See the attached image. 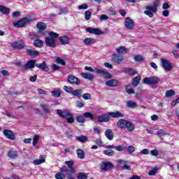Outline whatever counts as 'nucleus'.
Segmentation results:
<instances>
[{
    "label": "nucleus",
    "instance_id": "nucleus-1",
    "mask_svg": "<svg viewBox=\"0 0 179 179\" xmlns=\"http://www.w3.org/2000/svg\"><path fill=\"white\" fill-rule=\"evenodd\" d=\"M57 114L59 117L62 118H65L69 124H73L75 122V119H73V115L68 110H57Z\"/></svg>",
    "mask_w": 179,
    "mask_h": 179
},
{
    "label": "nucleus",
    "instance_id": "nucleus-2",
    "mask_svg": "<svg viewBox=\"0 0 179 179\" xmlns=\"http://www.w3.org/2000/svg\"><path fill=\"white\" fill-rule=\"evenodd\" d=\"M159 7V0L153 2L152 6H148L146 10L144 11L145 15L149 16V17H153V13L157 12V8Z\"/></svg>",
    "mask_w": 179,
    "mask_h": 179
},
{
    "label": "nucleus",
    "instance_id": "nucleus-3",
    "mask_svg": "<svg viewBox=\"0 0 179 179\" xmlns=\"http://www.w3.org/2000/svg\"><path fill=\"white\" fill-rule=\"evenodd\" d=\"M31 22V18L30 17H24L21 20H20L17 22H15L13 23V26H14V27H23V26H26V24H27V23Z\"/></svg>",
    "mask_w": 179,
    "mask_h": 179
},
{
    "label": "nucleus",
    "instance_id": "nucleus-4",
    "mask_svg": "<svg viewBox=\"0 0 179 179\" xmlns=\"http://www.w3.org/2000/svg\"><path fill=\"white\" fill-rule=\"evenodd\" d=\"M96 73L97 75H101L103 79H111L113 78V76L110 74L108 71H106L105 69H100L95 68Z\"/></svg>",
    "mask_w": 179,
    "mask_h": 179
},
{
    "label": "nucleus",
    "instance_id": "nucleus-5",
    "mask_svg": "<svg viewBox=\"0 0 179 179\" xmlns=\"http://www.w3.org/2000/svg\"><path fill=\"white\" fill-rule=\"evenodd\" d=\"M160 79L157 77H148L143 79V83L145 85H156L159 83Z\"/></svg>",
    "mask_w": 179,
    "mask_h": 179
},
{
    "label": "nucleus",
    "instance_id": "nucleus-6",
    "mask_svg": "<svg viewBox=\"0 0 179 179\" xmlns=\"http://www.w3.org/2000/svg\"><path fill=\"white\" fill-rule=\"evenodd\" d=\"M117 167L122 169V170H127L128 171H131V166H128V162L124 161L122 159H120L117 161Z\"/></svg>",
    "mask_w": 179,
    "mask_h": 179
},
{
    "label": "nucleus",
    "instance_id": "nucleus-7",
    "mask_svg": "<svg viewBox=\"0 0 179 179\" xmlns=\"http://www.w3.org/2000/svg\"><path fill=\"white\" fill-rule=\"evenodd\" d=\"M161 66L165 71H171L173 66H171V63L167 59H161Z\"/></svg>",
    "mask_w": 179,
    "mask_h": 179
},
{
    "label": "nucleus",
    "instance_id": "nucleus-8",
    "mask_svg": "<svg viewBox=\"0 0 179 179\" xmlns=\"http://www.w3.org/2000/svg\"><path fill=\"white\" fill-rule=\"evenodd\" d=\"M3 134L7 138V139H10V141H15L16 137L15 136V133L10 129H4L3 131Z\"/></svg>",
    "mask_w": 179,
    "mask_h": 179
},
{
    "label": "nucleus",
    "instance_id": "nucleus-9",
    "mask_svg": "<svg viewBox=\"0 0 179 179\" xmlns=\"http://www.w3.org/2000/svg\"><path fill=\"white\" fill-rule=\"evenodd\" d=\"M11 47L12 48H17V50H23V48H24L25 47L24 41H20L13 42L11 43Z\"/></svg>",
    "mask_w": 179,
    "mask_h": 179
},
{
    "label": "nucleus",
    "instance_id": "nucleus-10",
    "mask_svg": "<svg viewBox=\"0 0 179 179\" xmlns=\"http://www.w3.org/2000/svg\"><path fill=\"white\" fill-rule=\"evenodd\" d=\"M124 26L129 30H132V29H134V27L135 26V23L131 18L127 17L125 19Z\"/></svg>",
    "mask_w": 179,
    "mask_h": 179
},
{
    "label": "nucleus",
    "instance_id": "nucleus-11",
    "mask_svg": "<svg viewBox=\"0 0 179 179\" xmlns=\"http://www.w3.org/2000/svg\"><path fill=\"white\" fill-rule=\"evenodd\" d=\"M86 31L88 33H91V34H95L96 36H100V34H103V31L100 30L99 28H92V27H87Z\"/></svg>",
    "mask_w": 179,
    "mask_h": 179
},
{
    "label": "nucleus",
    "instance_id": "nucleus-12",
    "mask_svg": "<svg viewBox=\"0 0 179 179\" xmlns=\"http://www.w3.org/2000/svg\"><path fill=\"white\" fill-rule=\"evenodd\" d=\"M68 80L72 85H80V80L72 75L68 76Z\"/></svg>",
    "mask_w": 179,
    "mask_h": 179
},
{
    "label": "nucleus",
    "instance_id": "nucleus-13",
    "mask_svg": "<svg viewBox=\"0 0 179 179\" xmlns=\"http://www.w3.org/2000/svg\"><path fill=\"white\" fill-rule=\"evenodd\" d=\"M112 59L114 62L117 64H121L124 61V57L122 55L114 54L112 55Z\"/></svg>",
    "mask_w": 179,
    "mask_h": 179
},
{
    "label": "nucleus",
    "instance_id": "nucleus-14",
    "mask_svg": "<svg viewBox=\"0 0 179 179\" xmlns=\"http://www.w3.org/2000/svg\"><path fill=\"white\" fill-rule=\"evenodd\" d=\"M118 80L115 79H112L107 80L106 82V85L108 86V87H117V86H118Z\"/></svg>",
    "mask_w": 179,
    "mask_h": 179
},
{
    "label": "nucleus",
    "instance_id": "nucleus-15",
    "mask_svg": "<svg viewBox=\"0 0 179 179\" xmlns=\"http://www.w3.org/2000/svg\"><path fill=\"white\" fill-rule=\"evenodd\" d=\"M36 66L39 69H41V71H45V72H48V71H50V68H48V65H47L45 62H43L41 64H36Z\"/></svg>",
    "mask_w": 179,
    "mask_h": 179
},
{
    "label": "nucleus",
    "instance_id": "nucleus-16",
    "mask_svg": "<svg viewBox=\"0 0 179 179\" xmlns=\"http://www.w3.org/2000/svg\"><path fill=\"white\" fill-rule=\"evenodd\" d=\"M64 164L69 169V174H75V169H73V161H66Z\"/></svg>",
    "mask_w": 179,
    "mask_h": 179
},
{
    "label": "nucleus",
    "instance_id": "nucleus-17",
    "mask_svg": "<svg viewBox=\"0 0 179 179\" xmlns=\"http://www.w3.org/2000/svg\"><path fill=\"white\" fill-rule=\"evenodd\" d=\"M36 66V60H29L26 64L24 65V69H33Z\"/></svg>",
    "mask_w": 179,
    "mask_h": 179
},
{
    "label": "nucleus",
    "instance_id": "nucleus-18",
    "mask_svg": "<svg viewBox=\"0 0 179 179\" xmlns=\"http://www.w3.org/2000/svg\"><path fill=\"white\" fill-rule=\"evenodd\" d=\"M108 121H110V116L108 113V115L103 114L98 117V122H108Z\"/></svg>",
    "mask_w": 179,
    "mask_h": 179
},
{
    "label": "nucleus",
    "instance_id": "nucleus-19",
    "mask_svg": "<svg viewBox=\"0 0 179 179\" xmlns=\"http://www.w3.org/2000/svg\"><path fill=\"white\" fill-rule=\"evenodd\" d=\"M127 123H128V120L120 119L117 122V125L118 128H120V129H125Z\"/></svg>",
    "mask_w": 179,
    "mask_h": 179
},
{
    "label": "nucleus",
    "instance_id": "nucleus-20",
    "mask_svg": "<svg viewBox=\"0 0 179 179\" xmlns=\"http://www.w3.org/2000/svg\"><path fill=\"white\" fill-rule=\"evenodd\" d=\"M105 136L108 141H113L114 139V133L110 129H108L105 131Z\"/></svg>",
    "mask_w": 179,
    "mask_h": 179
},
{
    "label": "nucleus",
    "instance_id": "nucleus-21",
    "mask_svg": "<svg viewBox=\"0 0 179 179\" xmlns=\"http://www.w3.org/2000/svg\"><path fill=\"white\" fill-rule=\"evenodd\" d=\"M109 117H111L112 118H121V117H124V115L120 111L116 112H110L108 113Z\"/></svg>",
    "mask_w": 179,
    "mask_h": 179
},
{
    "label": "nucleus",
    "instance_id": "nucleus-22",
    "mask_svg": "<svg viewBox=\"0 0 179 179\" xmlns=\"http://www.w3.org/2000/svg\"><path fill=\"white\" fill-rule=\"evenodd\" d=\"M45 43L48 47H55V39L48 37L45 38Z\"/></svg>",
    "mask_w": 179,
    "mask_h": 179
},
{
    "label": "nucleus",
    "instance_id": "nucleus-23",
    "mask_svg": "<svg viewBox=\"0 0 179 179\" xmlns=\"http://www.w3.org/2000/svg\"><path fill=\"white\" fill-rule=\"evenodd\" d=\"M43 163H45V158H44L43 155H40L39 159H35L33 162V164H34V166H38L40 164H43Z\"/></svg>",
    "mask_w": 179,
    "mask_h": 179
},
{
    "label": "nucleus",
    "instance_id": "nucleus-24",
    "mask_svg": "<svg viewBox=\"0 0 179 179\" xmlns=\"http://www.w3.org/2000/svg\"><path fill=\"white\" fill-rule=\"evenodd\" d=\"M83 43L85 45H93V44L96 43V39L93 38H87L84 39Z\"/></svg>",
    "mask_w": 179,
    "mask_h": 179
},
{
    "label": "nucleus",
    "instance_id": "nucleus-25",
    "mask_svg": "<svg viewBox=\"0 0 179 179\" xmlns=\"http://www.w3.org/2000/svg\"><path fill=\"white\" fill-rule=\"evenodd\" d=\"M27 53L30 56V57H38L40 55V52L37 50H34L31 49H27Z\"/></svg>",
    "mask_w": 179,
    "mask_h": 179
},
{
    "label": "nucleus",
    "instance_id": "nucleus-26",
    "mask_svg": "<svg viewBox=\"0 0 179 179\" xmlns=\"http://www.w3.org/2000/svg\"><path fill=\"white\" fill-rule=\"evenodd\" d=\"M82 93H83V90H82L81 89H78L73 90L71 94L72 96H75L76 97L80 99V97H82Z\"/></svg>",
    "mask_w": 179,
    "mask_h": 179
},
{
    "label": "nucleus",
    "instance_id": "nucleus-27",
    "mask_svg": "<svg viewBox=\"0 0 179 179\" xmlns=\"http://www.w3.org/2000/svg\"><path fill=\"white\" fill-rule=\"evenodd\" d=\"M125 129H127L129 132H133L135 129V125L131 122L128 121Z\"/></svg>",
    "mask_w": 179,
    "mask_h": 179
},
{
    "label": "nucleus",
    "instance_id": "nucleus-28",
    "mask_svg": "<svg viewBox=\"0 0 179 179\" xmlns=\"http://www.w3.org/2000/svg\"><path fill=\"white\" fill-rule=\"evenodd\" d=\"M101 167L102 170H110L113 167V164L111 162H103Z\"/></svg>",
    "mask_w": 179,
    "mask_h": 179
},
{
    "label": "nucleus",
    "instance_id": "nucleus-29",
    "mask_svg": "<svg viewBox=\"0 0 179 179\" xmlns=\"http://www.w3.org/2000/svg\"><path fill=\"white\" fill-rule=\"evenodd\" d=\"M81 76L84 78V79H87L88 80H93V79H94V76L92 73H81Z\"/></svg>",
    "mask_w": 179,
    "mask_h": 179
},
{
    "label": "nucleus",
    "instance_id": "nucleus-30",
    "mask_svg": "<svg viewBox=\"0 0 179 179\" xmlns=\"http://www.w3.org/2000/svg\"><path fill=\"white\" fill-rule=\"evenodd\" d=\"M116 52L117 54H127L128 52V49L125 48L124 46H120L117 48H116Z\"/></svg>",
    "mask_w": 179,
    "mask_h": 179
},
{
    "label": "nucleus",
    "instance_id": "nucleus-31",
    "mask_svg": "<svg viewBox=\"0 0 179 179\" xmlns=\"http://www.w3.org/2000/svg\"><path fill=\"white\" fill-rule=\"evenodd\" d=\"M59 41L62 45H66V44H69V38L66 36H61L59 38Z\"/></svg>",
    "mask_w": 179,
    "mask_h": 179
},
{
    "label": "nucleus",
    "instance_id": "nucleus-32",
    "mask_svg": "<svg viewBox=\"0 0 179 179\" xmlns=\"http://www.w3.org/2000/svg\"><path fill=\"white\" fill-rule=\"evenodd\" d=\"M19 153L17 151L10 150L8 152V156L10 159H16L18 156Z\"/></svg>",
    "mask_w": 179,
    "mask_h": 179
},
{
    "label": "nucleus",
    "instance_id": "nucleus-33",
    "mask_svg": "<svg viewBox=\"0 0 179 179\" xmlns=\"http://www.w3.org/2000/svg\"><path fill=\"white\" fill-rule=\"evenodd\" d=\"M123 72L124 73H127V75H129V76L136 75V73H138L136 70H134L132 69H125L123 70Z\"/></svg>",
    "mask_w": 179,
    "mask_h": 179
},
{
    "label": "nucleus",
    "instance_id": "nucleus-34",
    "mask_svg": "<svg viewBox=\"0 0 179 179\" xmlns=\"http://www.w3.org/2000/svg\"><path fill=\"white\" fill-rule=\"evenodd\" d=\"M127 107H128V108H136L138 103L134 101H128L127 102Z\"/></svg>",
    "mask_w": 179,
    "mask_h": 179
},
{
    "label": "nucleus",
    "instance_id": "nucleus-35",
    "mask_svg": "<svg viewBox=\"0 0 179 179\" xmlns=\"http://www.w3.org/2000/svg\"><path fill=\"white\" fill-rule=\"evenodd\" d=\"M0 12L1 13H3V15H8L10 13V9H9L2 5H0Z\"/></svg>",
    "mask_w": 179,
    "mask_h": 179
},
{
    "label": "nucleus",
    "instance_id": "nucleus-36",
    "mask_svg": "<svg viewBox=\"0 0 179 179\" xmlns=\"http://www.w3.org/2000/svg\"><path fill=\"white\" fill-rule=\"evenodd\" d=\"M76 153L78 159H85V152L82 149L78 148L76 150Z\"/></svg>",
    "mask_w": 179,
    "mask_h": 179
},
{
    "label": "nucleus",
    "instance_id": "nucleus-37",
    "mask_svg": "<svg viewBox=\"0 0 179 179\" xmlns=\"http://www.w3.org/2000/svg\"><path fill=\"white\" fill-rule=\"evenodd\" d=\"M141 79H142V78L140 76L135 77L132 81L133 86L138 85L139 83L141 82Z\"/></svg>",
    "mask_w": 179,
    "mask_h": 179
},
{
    "label": "nucleus",
    "instance_id": "nucleus-38",
    "mask_svg": "<svg viewBox=\"0 0 179 179\" xmlns=\"http://www.w3.org/2000/svg\"><path fill=\"white\" fill-rule=\"evenodd\" d=\"M41 107L43 108L44 113L46 114H50V106L47 104L41 103Z\"/></svg>",
    "mask_w": 179,
    "mask_h": 179
},
{
    "label": "nucleus",
    "instance_id": "nucleus-39",
    "mask_svg": "<svg viewBox=\"0 0 179 179\" xmlns=\"http://www.w3.org/2000/svg\"><path fill=\"white\" fill-rule=\"evenodd\" d=\"M43 41H41L40 39L35 40V41L34 43V45L35 47H37L38 48H41V47H43Z\"/></svg>",
    "mask_w": 179,
    "mask_h": 179
},
{
    "label": "nucleus",
    "instance_id": "nucleus-40",
    "mask_svg": "<svg viewBox=\"0 0 179 179\" xmlns=\"http://www.w3.org/2000/svg\"><path fill=\"white\" fill-rule=\"evenodd\" d=\"M36 27L39 30H45V29H47V25L44 22H38Z\"/></svg>",
    "mask_w": 179,
    "mask_h": 179
},
{
    "label": "nucleus",
    "instance_id": "nucleus-41",
    "mask_svg": "<svg viewBox=\"0 0 179 179\" xmlns=\"http://www.w3.org/2000/svg\"><path fill=\"white\" fill-rule=\"evenodd\" d=\"M134 60L136 62H145V57H143V56L137 55L134 57Z\"/></svg>",
    "mask_w": 179,
    "mask_h": 179
},
{
    "label": "nucleus",
    "instance_id": "nucleus-42",
    "mask_svg": "<svg viewBox=\"0 0 179 179\" xmlns=\"http://www.w3.org/2000/svg\"><path fill=\"white\" fill-rule=\"evenodd\" d=\"M76 139L79 142H82V143H85V142H87V137L86 136H77Z\"/></svg>",
    "mask_w": 179,
    "mask_h": 179
},
{
    "label": "nucleus",
    "instance_id": "nucleus-43",
    "mask_svg": "<svg viewBox=\"0 0 179 179\" xmlns=\"http://www.w3.org/2000/svg\"><path fill=\"white\" fill-rule=\"evenodd\" d=\"M103 155H106V156H114V150H105L103 151Z\"/></svg>",
    "mask_w": 179,
    "mask_h": 179
},
{
    "label": "nucleus",
    "instance_id": "nucleus-44",
    "mask_svg": "<svg viewBox=\"0 0 179 179\" xmlns=\"http://www.w3.org/2000/svg\"><path fill=\"white\" fill-rule=\"evenodd\" d=\"M51 94L53 97H59V96H61V91H59V90H55L51 91Z\"/></svg>",
    "mask_w": 179,
    "mask_h": 179
},
{
    "label": "nucleus",
    "instance_id": "nucleus-45",
    "mask_svg": "<svg viewBox=\"0 0 179 179\" xmlns=\"http://www.w3.org/2000/svg\"><path fill=\"white\" fill-rule=\"evenodd\" d=\"M85 118H90V120H93L94 118V115L90 112H86L84 113Z\"/></svg>",
    "mask_w": 179,
    "mask_h": 179
},
{
    "label": "nucleus",
    "instance_id": "nucleus-46",
    "mask_svg": "<svg viewBox=\"0 0 179 179\" xmlns=\"http://www.w3.org/2000/svg\"><path fill=\"white\" fill-rule=\"evenodd\" d=\"M78 179H87V174L83 172L78 173L77 176Z\"/></svg>",
    "mask_w": 179,
    "mask_h": 179
},
{
    "label": "nucleus",
    "instance_id": "nucleus-47",
    "mask_svg": "<svg viewBox=\"0 0 179 179\" xmlns=\"http://www.w3.org/2000/svg\"><path fill=\"white\" fill-rule=\"evenodd\" d=\"M66 177V176H65V174H64L61 172H59V173H56V175H55L56 179H65Z\"/></svg>",
    "mask_w": 179,
    "mask_h": 179
},
{
    "label": "nucleus",
    "instance_id": "nucleus-48",
    "mask_svg": "<svg viewBox=\"0 0 179 179\" xmlns=\"http://www.w3.org/2000/svg\"><path fill=\"white\" fill-rule=\"evenodd\" d=\"M172 96H176V92H174V90H171L166 91V97H171Z\"/></svg>",
    "mask_w": 179,
    "mask_h": 179
},
{
    "label": "nucleus",
    "instance_id": "nucleus-49",
    "mask_svg": "<svg viewBox=\"0 0 179 179\" xmlns=\"http://www.w3.org/2000/svg\"><path fill=\"white\" fill-rule=\"evenodd\" d=\"M115 150H117V152H122V150H125L126 147L124 145H120L117 146H115Z\"/></svg>",
    "mask_w": 179,
    "mask_h": 179
},
{
    "label": "nucleus",
    "instance_id": "nucleus-50",
    "mask_svg": "<svg viewBox=\"0 0 179 179\" xmlns=\"http://www.w3.org/2000/svg\"><path fill=\"white\" fill-rule=\"evenodd\" d=\"M56 62H57V64H59L60 65H66V62H65V60H64V59H61L60 57H57Z\"/></svg>",
    "mask_w": 179,
    "mask_h": 179
},
{
    "label": "nucleus",
    "instance_id": "nucleus-51",
    "mask_svg": "<svg viewBox=\"0 0 179 179\" xmlns=\"http://www.w3.org/2000/svg\"><path fill=\"white\" fill-rule=\"evenodd\" d=\"M38 139H40V136L39 135H35V136L33 138V143L32 145L33 146H36Z\"/></svg>",
    "mask_w": 179,
    "mask_h": 179
},
{
    "label": "nucleus",
    "instance_id": "nucleus-52",
    "mask_svg": "<svg viewBox=\"0 0 179 179\" xmlns=\"http://www.w3.org/2000/svg\"><path fill=\"white\" fill-rule=\"evenodd\" d=\"M76 122L83 124L85 122V116L78 115L76 117Z\"/></svg>",
    "mask_w": 179,
    "mask_h": 179
},
{
    "label": "nucleus",
    "instance_id": "nucleus-53",
    "mask_svg": "<svg viewBox=\"0 0 179 179\" xmlns=\"http://www.w3.org/2000/svg\"><path fill=\"white\" fill-rule=\"evenodd\" d=\"M157 171H159V169L155 167L148 172V176H155Z\"/></svg>",
    "mask_w": 179,
    "mask_h": 179
},
{
    "label": "nucleus",
    "instance_id": "nucleus-54",
    "mask_svg": "<svg viewBox=\"0 0 179 179\" xmlns=\"http://www.w3.org/2000/svg\"><path fill=\"white\" fill-rule=\"evenodd\" d=\"M49 36L51 37V38H54L55 40V38H58V37H59V35L54 31L49 32Z\"/></svg>",
    "mask_w": 179,
    "mask_h": 179
},
{
    "label": "nucleus",
    "instance_id": "nucleus-55",
    "mask_svg": "<svg viewBox=\"0 0 179 179\" xmlns=\"http://www.w3.org/2000/svg\"><path fill=\"white\" fill-rule=\"evenodd\" d=\"M64 90H65L66 93L72 94V92H73V88L72 87L65 85L64 87Z\"/></svg>",
    "mask_w": 179,
    "mask_h": 179
},
{
    "label": "nucleus",
    "instance_id": "nucleus-56",
    "mask_svg": "<svg viewBox=\"0 0 179 179\" xmlns=\"http://www.w3.org/2000/svg\"><path fill=\"white\" fill-rule=\"evenodd\" d=\"M90 17H92V12L86 11L85 13V19H86L87 20H90Z\"/></svg>",
    "mask_w": 179,
    "mask_h": 179
},
{
    "label": "nucleus",
    "instance_id": "nucleus-57",
    "mask_svg": "<svg viewBox=\"0 0 179 179\" xmlns=\"http://www.w3.org/2000/svg\"><path fill=\"white\" fill-rule=\"evenodd\" d=\"M102 131H103V129L100 127H94V132H95V134H101Z\"/></svg>",
    "mask_w": 179,
    "mask_h": 179
},
{
    "label": "nucleus",
    "instance_id": "nucleus-58",
    "mask_svg": "<svg viewBox=\"0 0 179 179\" xmlns=\"http://www.w3.org/2000/svg\"><path fill=\"white\" fill-rule=\"evenodd\" d=\"M157 135H158V136H164V135H169V134L164 132V131L162 129H159L157 132Z\"/></svg>",
    "mask_w": 179,
    "mask_h": 179
},
{
    "label": "nucleus",
    "instance_id": "nucleus-59",
    "mask_svg": "<svg viewBox=\"0 0 179 179\" xmlns=\"http://www.w3.org/2000/svg\"><path fill=\"white\" fill-rule=\"evenodd\" d=\"M87 8H89V6H87V4H86V3L81 4V5L78 6L79 10H86V9H87Z\"/></svg>",
    "mask_w": 179,
    "mask_h": 179
},
{
    "label": "nucleus",
    "instance_id": "nucleus-60",
    "mask_svg": "<svg viewBox=\"0 0 179 179\" xmlns=\"http://www.w3.org/2000/svg\"><path fill=\"white\" fill-rule=\"evenodd\" d=\"M69 10H68V8L65 7L63 8H60V15H65L68 13Z\"/></svg>",
    "mask_w": 179,
    "mask_h": 179
},
{
    "label": "nucleus",
    "instance_id": "nucleus-61",
    "mask_svg": "<svg viewBox=\"0 0 179 179\" xmlns=\"http://www.w3.org/2000/svg\"><path fill=\"white\" fill-rule=\"evenodd\" d=\"M92 97V95H90V94L89 93H85L83 94V99H84V100H90Z\"/></svg>",
    "mask_w": 179,
    "mask_h": 179
},
{
    "label": "nucleus",
    "instance_id": "nucleus-62",
    "mask_svg": "<svg viewBox=\"0 0 179 179\" xmlns=\"http://www.w3.org/2000/svg\"><path fill=\"white\" fill-rule=\"evenodd\" d=\"M127 152L129 153H134V152H135V147H134L133 145H129L127 148Z\"/></svg>",
    "mask_w": 179,
    "mask_h": 179
},
{
    "label": "nucleus",
    "instance_id": "nucleus-63",
    "mask_svg": "<svg viewBox=\"0 0 179 179\" xmlns=\"http://www.w3.org/2000/svg\"><path fill=\"white\" fill-rule=\"evenodd\" d=\"M150 155H151V156L157 157V156H159V150H152L150 151Z\"/></svg>",
    "mask_w": 179,
    "mask_h": 179
},
{
    "label": "nucleus",
    "instance_id": "nucleus-64",
    "mask_svg": "<svg viewBox=\"0 0 179 179\" xmlns=\"http://www.w3.org/2000/svg\"><path fill=\"white\" fill-rule=\"evenodd\" d=\"M96 145H99V146H103V141H101V138H96L95 141H94Z\"/></svg>",
    "mask_w": 179,
    "mask_h": 179
}]
</instances>
